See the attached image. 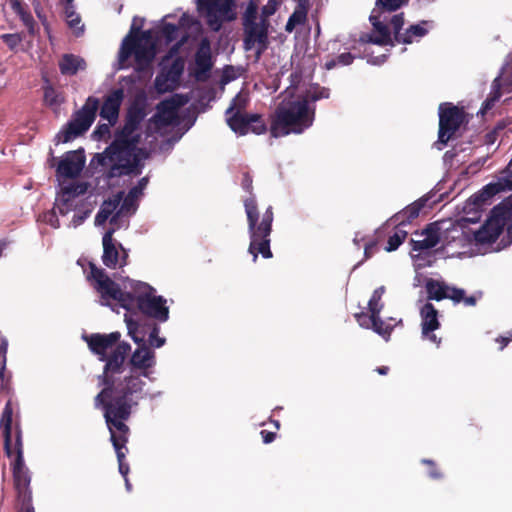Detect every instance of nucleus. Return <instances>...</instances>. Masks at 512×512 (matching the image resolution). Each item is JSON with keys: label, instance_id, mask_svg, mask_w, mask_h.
Wrapping results in <instances>:
<instances>
[{"label": "nucleus", "instance_id": "obj_1", "mask_svg": "<svg viewBox=\"0 0 512 512\" xmlns=\"http://www.w3.org/2000/svg\"><path fill=\"white\" fill-rule=\"evenodd\" d=\"M188 99L173 95L157 105L145 131L142 122L145 114L142 109L133 108L127 113L124 126L115 134L109 147L99 155L102 166L109 170V177L130 173H141L142 162L156 148L158 136H165L179 125V109Z\"/></svg>", "mask_w": 512, "mask_h": 512}, {"label": "nucleus", "instance_id": "obj_2", "mask_svg": "<svg viewBox=\"0 0 512 512\" xmlns=\"http://www.w3.org/2000/svg\"><path fill=\"white\" fill-rule=\"evenodd\" d=\"M130 350L129 343H119L99 378L103 388L95 397V406L109 410V415L116 411L122 415H130L141 399H156L161 396L160 391L150 393L145 390L144 379L150 378L151 369L156 365L154 350L147 344L137 345L127 365H124Z\"/></svg>", "mask_w": 512, "mask_h": 512}, {"label": "nucleus", "instance_id": "obj_3", "mask_svg": "<svg viewBox=\"0 0 512 512\" xmlns=\"http://www.w3.org/2000/svg\"><path fill=\"white\" fill-rule=\"evenodd\" d=\"M86 278L97 293L99 304L118 314L141 312L162 323L169 319L167 300L156 295V290L145 282L129 278L116 282L93 263L89 264Z\"/></svg>", "mask_w": 512, "mask_h": 512}, {"label": "nucleus", "instance_id": "obj_4", "mask_svg": "<svg viewBox=\"0 0 512 512\" xmlns=\"http://www.w3.org/2000/svg\"><path fill=\"white\" fill-rule=\"evenodd\" d=\"M282 100L272 116L270 132L275 138L289 134H301L313 125L315 102L329 97L325 88L304 91L289 87L282 93Z\"/></svg>", "mask_w": 512, "mask_h": 512}, {"label": "nucleus", "instance_id": "obj_5", "mask_svg": "<svg viewBox=\"0 0 512 512\" xmlns=\"http://www.w3.org/2000/svg\"><path fill=\"white\" fill-rule=\"evenodd\" d=\"M245 212L247 215L248 229L250 235L249 253L253 257V261L257 260L258 254L263 258H271L270 250V234L272 230V222L274 219L272 207L269 206L262 214L261 218L257 210V204L254 197L244 200Z\"/></svg>", "mask_w": 512, "mask_h": 512}, {"label": "nucleus", "instance_id": "obj_6", "mask_svg": "<svg viewBox=\"0 0 512 512\" xmlns=\"http://www.w3.org/2000/svg\"><path fill=\"white\" fill-rule=\"evenodd\" d=\"M88 186L86 183H72L62 185L57 193L55 209L62 216L73 212V217L68 226L77 228L89 217L93 210L91 202L84 198Z\"/></svg>", "mask_w": 512, "mask_h": 512}, {"label": "nucleus", "instance_id": "obj_7", "mask_svg": "<svg viewBox=\"0 0 512 512\" xmlns=\"http://www.w3.org/2000/svg\"><path fill=\"white\" fill-rule=\"evenodd\" d=\"M156 53L153 32L146 30L136 37L132 27L130 33L121 43L116 69L126 68L128 66L127 61L132 55L135 57L137 67L144 69L152 62Z\"/></svg>", "mask_w": 512, "mask_h": 512}, {"label": "nucleus", "instance_id": "obj_8", "mask_svg": "<svg viewBox=\"0 0 512 512\" xmlns=\"http://www.w3.org/2000/svg\"><path fill=\"white\" fill-rule=\"evenodd\" d=\"M248 101V93L244 90L232 99L226 110L227 124L238 135H245L250 131L258 135L262 134L266 131V125L261 116L244 112Z\"/></svg>", "mask_w": 512, "mask_h": 512}, {"label": "nucleus", "instance_id": "obj_9", "mask_svg": "<svg viewBox=\"0 0 512 512\" xmlns=\"http://www.w3.org/2000/svg\"><path fill=\"white\" fill-rule=\"evenodd\" d=\"M12 457H14L12 463L14 487L17 491L18 500L22 503L20 512H35L30 489L31 475L24 462L21 431L19 429L16 431Z\"/></svg>", "mask_w": 512, "mask_h": 512}, {"label": "nucleus", "instance_id": "obj_10", "mask_svg": "<svg viewBox=\"0 0 512 512\" xmlns=\"http://www.w3.org/2000/svg\"><path fill=\"white\" fill-rule=\"evenodd\" d=\"M244 48L246 51H255L257 57L268 46L269 23L258 20V5L251 0L243 15Z\"/></svg>", "mask_w": 512, "mask_h": 512}, {"label": "nucleus", "instance_id": "obj_11", "mask_svg": "<svg viewBox=\"0 0 512 512\" xmlns=\"http://www.w3.org/2000/svg\"><path fill=\"white\" fill-rule=\"evenodd\" d=\"M408 0H377L376 7L370 15V22L374 32L362 38L365 42L385 46L391 44L390 31L387 26L388 14L399 9Z\"/></svg>", "mask_w": 512, "mask_h": 512}, {"label": "nucleus", "instance_id": "obj_12", "mask_svg": "<svg viewBox=\"0 0 512 512\" xmlns=\"http://www.w3.org/2000/svg\"><path fill=\"white\" fill-rule=\"evenodd\" d=\"M174 17L175 15L168 14L162 18L157 32V37L160 41L164 40L166 44H169L176 40L180 33H183L181 35L180 42L176 45V47H178L186 41L187 38L197 37L201 33L202 25L193 16L187 13H182L178 20V24H174L169 21Z\"/></svg>", "mask_w": 512, "mask_h": 512}, {"label": "nucleus", "instance_id": "obj_13", "mask_svg": "<svg viewBox=\"0 0 512 512\" xmlns=\"http://www.w3.org/2000/svg\"><path fill=\"white\" fill-rule=\"evenodd\" d=\"M103 411L104 418L110 432V439L117 455L119 472L124 478H126L129 473V465L125 462L127 451L126 442L128 440L129 429L125 424V421L130 417V415H122L117 411L109 415V410Z\"/></svg>", "mask_w": 512, "mask_h": 512}, {"label": "nucleus", "instance_id": "obj_14", "mask_svg": "<svg viewBox=\"0 0 512 512\" xmlns=\"http://www.w3.org/2000/svg\"><path fill=\"white\" fill-rule=\"evenodd\" d=\"M512 218V195L494 207L485 224L474 233L477 243L494 242L501 234L507 220Z\"/></svg>", "mask_w": 512, "mask_h": 512}, {"label": "nucleus", "instance_id": "obj_15", "mask_svg": "<svg viewBox=\"0 0 512 512\" xmlns=\"http://www.w3.org/2000/svg\"><path fill=\"white\" fill-rule=\"evenodd\" d=\"M385 292V288L383 286L374 290L369 302H368V311L369 314L365 312L355 314V318L359 325L366 329H373L377 334L382 336L385 340L389 339L390 333L393 329V325L386 324L379 317V314L383 308V303L381 302V298Z\"/></svg>", "mask_w": 512, "mask_h": 512}, {"label": "nucleus", "instance_id": "obj_16", "mask_svg": "<svg viewBox=\"0 0 512 512\" xmlns=\"http://www.w3.org/2000/svg\"><path fill=\"white\" fill-rule=\"evenodd\" d=\"M98 108V99L89 97L86 100L84 106L68 123L67 127L57 135L58 142H69L82 133L86 132L94 122Z\"/></svg>", "mask_w": 512, "mask_h": 512}, {"label": "nucleus", "instance_id": "obj_17", "mask_svg": "<svg viewBox=\"0 0 512 512\" xmlns=\"http://www.w3.org/2000/svg\"><path fill=\"white\" fill-rule=\"evenodd\" d=\"M234 0H198V10L205 17L209 27L218 31L223 22L235 18Z\"/></svg>", "mask_w": 512, "mask_h": 512}, {"label": "nucleus", "instance_id": "obj_18", "mask_svg": "<svg viewBox=\"0 0 512 512\" xmlns=\"http://www.w3.org/2000/svg\"><path fill=\"white\" fill-rule=\"evenodd\" d=\"M462 122L463 113L459 108L447 103L441 104L439 106L438 142L442 145L447 144Z\"/></svg>", "mask_w": 512, "mask_h": 512}, {"label": "nucleus", "instance_id": "obj_19", "mask_svg": "<svg viewBox=\"0 0 512 512\" xmlns=\"http://www.w3.org/2000/svg\"><path fill=\"white\" fill-rule=\"evenodd\" d=\"M118 228L111 227L102 238L104 265L111 269L122 267L126 264L127 252L123 246L114 240L113 234Z\"/></svg>", "mask_w": 512, "mask_h": 512}, {"label": "nucleus", "instance_id": "obj_20", "mask_svg": "<svg viewBox=\"0 0 512 512\" xmlns=\"http://www.w3.org/2000/svg\"><path fill=\"white\" fill-rule=\"evenodd\" d=\"M119 332H112L109 334H91L84 336L85 341L88 344L89 349L96 354L101 361H106L114 355L115 348L119 345L120 339Z\"/></svg>", "mask_w": 512, "mask_h": 512}, {"label": "nucleus", "instance_id": "obj_21", "mask_svg": "<svg viewBox=\"0 0 512 512\" xmlns=\"http://www.w3.org/2000/svg\"><path fill=\"white\" fill-rule=\"evenodd\" d=\"M396 41L404 44H411L419 41L432 28V23L422 21L418 24L411 25L404 33H401L404 24L403 14H396L390 19Z\"/></svg>", "mask_w": 512, "mask_h": 512}, {"label": "nucleus", "instance_id": "obj_22", "mask_svg": "<svg viewBox=\"0 0 512 512\" xmlns=\"http://www.w3.org/2000/svg\"><path fill=\"white\" fill-rule=\"evenodd\" d=\"M426 288L430 299L439 301L448 298L456 303L463 301L467 306H474L476 304V298L474 296L464 297L465 291L463 289L451 287L444 282L429 280L426 284Z\"/></svg>", "mask_w": 512, "mask_h": 512}, {"label": "nucleus", "instance_id": "obj_23", "mask_svg": "<svg viewBox=\"0 0 512 512\" xmlns=\"http://www.w3.org/2000/svg\"><path fill=\"white\" fill-rule=\"evenodd\" d=\"M184 69L183 61L174 59L169 68L162 67L161 72L155 78V88L159 93L174 90L178 84Z\"/></svg>", "mask_w": 512, "mask_h": 512}, {"label": "nucleus", "instance_id": "obj_24", "mask_svg": "<svg viewBox=\"0 0 512 512\" xmlns=\"http://www.w3.org/2000/svg\"><path fill=\"white\" fill-rule=\"evenodd\" d=\"M124 321L129 337L137 345L147 344L146 338L154 323L149 322L137 312L124 311Z\"/></svg>", "mask_w": 512, "mask_h": 512}, {"label": "nucleus", "instance_id": "obj_25", "mask_svg": "<svg viewBox=\"0 0 512 512\" xmlns=\"http://www.w3.org/2000/svg\"><path fill=\"white\" fill-rule=\"evenodd\" d=\"M85 160L84 151L82 149L65 153L57 166L58 175L68 179L77 177L85 165Z\"/></svg>", "mask_w": 512, "mask_h": 512}, {"label": "nucleus", "instance_id": "obj_26", "mask_svg": "<svg viewBox=\"0 0 512 512\" xmlns=\"http://www.w3.org/2000/svg\"><path fill=\"white\" fill-rule=\"evenodd\" d=\"M213 66L211 57L210 42L207 38L201 40L195 55L194 76L197 80L207 78L209 71Z\"/></svg>", "mask_w": 512, "mask_h": 512}, {"label": "nucleus", "instance_id": "obj_27", "mask_svg": "<svg viewBox=\"0 0 512 512\" xmlns=\"http://www.w3.org/2000/svg\"><path fill=\"white\" fill-rule=\"evenodd\" d=\"M421 327L422 337L429 341L439 344L440 340L436 337L433 332L439 328V321L437 317V310L430 303L425 304L421 309Z\"/></svg>", "mask_w": 512, "mask_h": 512}, {"label": "nucleus", "instance_id": "obj_28", "mask_svg": "<svg viewBox=\"0 0 512 512\" xmlns=\"http://www.w3.org/2000/svg\"><path fill=\"white\" fill-rule=\"evenodd\" d=\"M440 241V227L438 223H432L421 233H416L411 240L413 251L428 250L435 247Z\"/></svg>", "mask_w": 512, "mask_h": 512}, {"label": "nucleus", "instance_id": "obj_29", "mask_svg": "<svg viewBox=\"0 0 512 512\" xmlns=\"http://www.w3.org/2000/svg\"><path fill=\"white\" fill-rule=\"evenodd\" d=\"M124 99L123 89H115L104 100L100 110L101 118L107 120L109 125H114L119 116V109Z\"/></svg>", "mask_w": 512, "mask_h": 512}, {"label": "nucleus", "instance_id": "obj_30", "mask_svg": "<svg viewBox=\"0 0 512 512\" xmlns=\"http://www.w3.org/2000/svg\"><path fill=\"white\" fill-rule=\"evenodd\" d=\"M12 420H13V407L12 402L8 401L2 411L0 419V429L4 438V449L6 455L11 458L13 454L12 446Z\"/></svg>", "mask_w": 512, "mask_h": 512}, {"label": "nucleus", "instance_id": "obj_31", "mask_svg": "<svg viewBox=\"0 0 512 512\" xmlns=\"http://www.w3.org/2000/svg\"><path fill=\"white\" fill-rule=\"evenodd\" d=\"M138 208V201L128 194L123 199L115 215L111 218V226L121 228L127 226L128 218L133 215Z\"/></svg>", "mask_w": 512, "mask_h": 512}, {"label": "nucleus", "instance_id": "obj_32", "mask_svg": "<svg viewBox=\"0 0 512 512\" xmlns=\"http://www.w3.org/2000/svg\"><path fill=\"white\" fill-rule=\"evenodd\" d=\"M512 191V173L499 178L496 182L489 183L475 196V201L485 202L501 191Z\"/></svg>", "mask_w": 512, "mask_h": 512}, {"label": "nucleus", "instance_id": "obj_33", "mask_svg": "<svg viewBox=\"0 0 512 512\" xmlns=\"http://www.w3.org/2000/svg\"><path fill=\"white\" fill-rule=\"evenodd\" d=\"M122 200V193L115 195L102 203L100 209L95 217V226H103L108 220L111 222V218L117 212L119 205Z\"/></svg>", "mask_w": 512, "mask_h": 512}, {"label": "nucleus", "instance_id": "obj_34", "mask_svg": "<svg viewBox=\"0 0 512 512\" xmlns=\"http://www.w3.org/2000/svg\"><path fill=\"white\" fill-rule=\"evenodd\" d=\"M60 71L64 75H74L86 68L85 60L74 54H64L59 62Z\"/></svg>", "mask_w": 512, "mask_h": 512}, {"label": "nucleus", "instance_id": "obj_35", "mask_svg": "<svg viewBox=\"0 0 512 512\" xmlns=\"http://www.w3.org/2000/svg\"><path fill=\"white\" fill-rule=\"evenodd\" d=\"M427 200L426 199H419L415 201L414 203L408 205L406 208H404L402 211L396 213L392 218L391 221H393L396 224L404 225L405 223L411 221L412 219L418 217L421 209L425 206Z\"/></svg>", "mask_w": 512, "mask_h": 512}, {"label": "nucleus", "instance_id": "obj_36", "mask_svg": "<svg viewBox=\"0 0 512 512\" xmlns=\"http://www.w3.org/2000/svg\"><path fill=\"white\" fill-rule=\"evenodd\" d=\"M68 5L65 8V17L68 26L73 30L76 36H80L83 33L84 25L81 23L80 16L74 11L71 5L72 0H66Z\"/></svg>", "mask_w": 512, "mask_h": 512}, {"label": "nucleus", "instance_id": "obj_37", "mask_svg": "<svg viewBox=\"0 0 512 512\" xmlns=\"http://www.w3.org/2000/svg\"><path fill=\"white\" fill-rule=\"evenodd\" d=\"M11 8L20 17L23 24L27 27L30 34L35 33V22L31 14L25 11L21 0H8Z\"/></svg>", "mask_w": 512, "mask_h": 512}, {"label": "nucleus", "instance_id": "obj_38", "mask_svg": "<svg viewBox=\"0 0 512 512\" xmlns=\"http://www.w3.org/2000/svg\"><path fill=\"white\" fill-rule=\"evenodd\" d=\"M307 13L308 8H304V6H296L286 23L285 30L288 33H291L297 26L304 24L307 19Z\"/></svg>", "mask_w": 512, "mask_h": 512}, {"label": "nucleus", "instance_id": "obj_39", "mask_svg": "<svg viewBox=\"0 0 512 512\" xmlns=\"http://www.w3.org/2000/svg\"><path fill=\"white\" fill-rule=\"evenodd\" d=\"M44 101L46 105L56 110L64 102V97L50 84H47L44 87Z\"/></svg>", "mask_w": 512, "mask_h": 512}, {"label": "nucleus", "instance_id": "obj_40", "mask_svg": "<svg viewBox=\"0 0 512 512\" xmlns=\"http://www.w3.org/2000/svg\"><path fill=\"white\" fill-rule=\"evenodd\" d=\"M160 328L158 325L154 324L151 326L148 336L146 338L147 345L153 348H161L165 345L166 339L164 337L159 336Z\"/></svg>", "mask_w": 512, "mask_h": 512}, {"label": "nucleus", "instance_id": "obj_41", "mask_svg": "<svg viewBox=\"0 0 512 512\" xmlns=\"http://www.w3.org/2000/svg\"><path fill=\"white\" fill-rule=\"evenodd\" d=\"M407 232L404 230H397L392 236L389 237L385 250L387 252L395 251L405 240Z\"/></svg>", "mask_w": 512, "mask_h": 512}, {"label": "nucleus", "instance_id": "obj_42", "mask_svg": "<svg viewBox=\"0 0 512 512\" xmlns=\"http://www.w3.org/2000/svg\"><path fill=\"white\" fill-rule=\"evenodd\" d=\"M280 5L278 0H268V2L261 8V15L258 19L264 23H269L268 18L276 13Z\"/></svg>", "mask_w": 512, "mask_h": 512}, {"label": "nucleus", "instance_id": "obj_43", "mask_svg": "<svg viewBox=\"0 0 512 512\" xmlns=\"http://www.w3.org/2000/svg\"><path fill=\"white\" fill-rule=\"evenodd\" d=\"M0 38L9 47V49L13 51L16 50L22 42V37L18 33L2 34Z\"/></svg>", "mask_w": 512, "mask_h": 512}, {"label": "nucleus", "instance_id": "obj_44", "mask_svg": "<svg viewBox=\"0 0 512 512\" xmlns=\"http://www.w3.org/2000/svg\"><path fill=\"white\" fill-rule=\"evenodd\" d=\"M354 57L351 53H342L341 55H339L337 57V60H331L329 62L326 63V68L327 69H332L334 68L337 64H340V65H349L352 63Z\"/></svg>", "mask_w": 512, "mask_h": 512}, {"label": "nucleus", "instance_id": "obj_45", "mask_svg": "<svg viewBox=\"0 0 512 512\" xmlns=\"http://www.w3.org/2000/svg\"><path fill=\"white\" fill-rule=\"evenodd\" d=\"M56 211L57 209L54 207L53 210L46 212L42 217V221L53 228H58L60 226Z\"/></svg>", "mask_w": 512, "mask_h": 512}, {"label": "nucleus", "instance_id": "obj_46", "mask_svg": "<svg viewBox=\"0 0 512 512\" xmlns=\"http://www.w3.org/2000/svg\"><path fill=\"white\" fill-rule=\"evenodd\" d=\"M365 51L367 53V62L372 65H380L386 61L387 56L384 53L374 56V51H371V53L368 51V49H366Z\"/></svg>", "mask_w": 512, "mask_h": 512}, {"label": "nucleus", "instance_id": "obj_47", "mask_svg": "<svg viewBox=\"0 0 512 512\" xmlns=\"http://www.w3.org/2000/svg\"><path fill=\"white\" fill-rule=\"evenodd\" d=\"M500 97V93L498 90H495L491 93V96L486 99L483 104L482 113H485L487 110L491 109L494 105V102L497 101Z\"/></svg>", "mask_w": 512, "mask_h": 512}, {"label": "nucleus", "instance_id": "obj_48", "mask_svg": "<svg viewBox=\"0 0 512 512\" xmlns=\"http://www.w3.org/2000/svg\"><path fill=\"white\" fill-rule=\"evenodd\" d=\"M7 350H8V341L6 338L2 337L0 339V364H6L7 362Z\"/></svg>", "mask_w": 512, "mask_h": 512}, {"label": "nucleus", "instance_id": "obj_49", "mask_svg": "<svg viewBox=\"0 0 512 512\" xmlns=\"http://www.w3.org/2000/svg\"><path fill=\"white\" fill-rule=\"evenodd\" d=\"M110 126L109 123L108 124H102V125H99L96 130L93 132V135L97 138V139H101L103 137H105L106 135H108L110 133Z\"/></svg>", "mask_w": 512, "mask_h": 512}, {"label": "nucleus", "instance_id": "obj_50", "mask_svg": "<svg viewBox=\"0 0 512 512\" xmlns=\"http://www.w3.org/2000/svg\"><path fill=\"white\" fill-rule=\"evenodd\" d=\"M377 250V244L376 242H369V243H365L364 245V255H365V258L368 259L370 257H372V255L374 254V252Z\"/></svg>", "mask_w": 512, "mask_h": 512}, {"label": "nucleus", "instance_id": "obj_51", "mask_svg": "<svg viewBox=\"0 0 512 512\" xmlns=\"http://www.w3.org/2000/svg\"><path fill=\"white\" fill-rule=\"evenodd\" d=\"M183 133L178 134L177 136H173L171 138H168L167 140L163 141L160 145L161 150H165L170 148L172 145H174L179 139L182 137Z\"/></svg>", "mask_w": 512, "mask_h": 512}, {"label": "nucleus", "instance_id": "obj_52", "mask_svg": "<svg viewBox=\"0 0 512 512\" xmlns=\"http://www.w3.org/2000/svg\"><path fill=\"white\" fill-rule=\"evenodd\" d=\"M234 77H235L234 69L232 67H227L224 70V73H223V76H222V83L226 84L229 81H231L232 79H234Z\"/></svg>", "mask_w": 512, "mask_h": 512}, {"label": "nucleus", "instance_id": "obj_53", "mask_svg": "<svg viewBox=\"0 0 512 512\" xmlns=\"http://www.w3.org/2000/svg\"><path fill=\"white\" fill-rule=\"evenodd\" d=\"M128 195L133 197L134 199H136L137 201H139V199L142 197L143 195V190L138 188L136 185L134 187H132L129 192H128Z\"/></svg>", "mask_w": 512, "mask_h": 512}, {"label": "nucleus", "instance_id": "obj_54", "mask_svg": "<svg viewBox=\"0 0 512 512\" xmlns=\"http://www.w3.org/2000/svg\"><path fill=\"white\" fill-rule=\"evenodd\" d=\"M261 435H262V438H263V442L266 443V444L271 443L275 439V433L274 432H269V431H266V430H262L261 431Z\"/></svg>", "mask_w": 512, "mask_h": 512}, {"label": "nucleus", "instance_id": "obj_55", "mask_svg": "<svg viewBox=\"0 0 512 512\" xmlns=\"http://www.w3.org/2000/svg\"><path fill=\"white\" fill-rule=\"evenodd\" d=\"M510 341H512V331L508 333L507 337H499L497 342L501 344L500 349L502 350Z\"/></svg>", "mask_w": 512, "mask_h": 512}, {"label": "nucleus", "instance_id": "obj_56", "mask_svg": "<svg viewBox=\"0 0 512 512\" xmlns=\"http://www.w3.org/2000/svg\"><path fill=\"white\" fill-rule=\"evenodd\" d=\"M148 181V177H143L138 181L136 186L144 191L148 185Z\"/></svg>", "mask_w": 512, "mask_h": 512}, {"label": "nucleus", "instance_id": "obj_57", "mask_svg": "<svg viewBox=\"0 0 512 512\" xmlns=\"http://www.w3.org/2000/svg\"><path fill=\"white\" fill-rule=\"evenodd\" d=\"M429 475L431 478H434V479H437L440 477V473H438L434 468H432L430 471H429Z\"/></svg>", "mask_w": 512, "mask_h": 512}, {"label": "nucleus", "instance_id": "obj_58", "mask_svg": "<svg viewBox=\"0 0 512 512\" xmlns=\"http://www.w3.org/2000/svg\"><path fill=\"white\" fill-rule=\"evenodd\" d=\"M243 186L245 189L249 190L251 186V180L248 177H245V180L243 182Z\"/></svg>", "mask_w": 512, "mask_h": 512}, {"label": "nucleus", "instance_id": "obj_59", "mask_svg": "<svg viewBox=\"0 0 512 512\" xmlns=\"http://www.w3.org/2000/svg\"><path fill=\"white\" fill-rule=\"evenodd\" d=\"M6 370V364H0V379H4V374Z\"/></svg>", "mask_w": 512, "mask_h": 512}, {"label": "nucleus", "instance_id": "obj_60", "mask_svg": "<svg viewBox=\"0 0 512 512\" xmlns=\"http://www.w3.org/2000/svg\"><path fill=\"white\" fill-rule=\"evenodd\" d=\"M377 372L381 375H385L388 372V367H380L377 369Z\"/></svg>", "mask_w": 512, "mask_h": 512}, {"label": "nucleus", "instance_id": "obj_61", "mask_svg": "<svg viewBox=\"0 0 512 512\" xmlns=\"http://www.w3.org/2000/svg\"><path fill=\"white\" fill-rule=\"evenodd\" d=\"M124 480H125V486H126L127 491H131V484L128 480V477L126 476V478H124Z\"/></svg>", "mask_w": 512, "mask_h": 512}, {"label": "nucleus", "instance_id": "obj_62", "mask_svg": "<svg viewBox=\"0 0 512 512\" xmlns=\"http://www.w3.org/2000/svg\"><path fill=\"white\" fill-rule=\"evenodd\" d=\"M362 240H363V238H359V235L357 234V235L355 236V238H354V243H355L356 245H359V242H360V241H362Z\"/></svg>", "mask_w": 512, "mask_h": 512}, {"label": "nucleus", "instance_id": "obj_63", "mask_svg": "<svg viewBox=\"0 0 512 512\" xmlns=\"http://www.w3.org/2000/svg\"><path fill=\"white\" fill-rule=\"evenodd\" d=\"M422 462H423V463H425V464H429V465H431V466H432V462H431L430 460H426V459H424V460H422Z\"/></svg>", "mask_w": 512, "mask_h": 512}, {"label": "nucleus", "instance_id": "obj_64", "mask_svg": "<svg viewBox=\"0 0 512 512\" xmlns=\"http://www.w3.org/2000/svg\"><path fill=\"white\" fill-rule=\"evenodd\" d=\"M274 425L276 426V428H277V429H278V428H279V426H280V424H279V422H278V421H275V422H274Z\"/></svg>", "mask_w": 512, "mask_h": 512}]
</instances>
